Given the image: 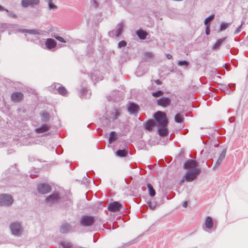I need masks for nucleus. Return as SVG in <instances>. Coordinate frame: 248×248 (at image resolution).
Wrapping results in <instances>:
<instances>
[{
	"label": "nucleus",
	"mask_w": 248,
	"mask_h": 248,
	"mask_svg": "<svg viewBox=\"0 0 248 248\" xmlns=\"http://www.w3.org/2000/svg\"><path fill=\"white\" fill-rule=\"evenodd\" d=\"M9 228L11 234L17 237H21L24 231L22 222L18 221H15L10 223Z\"/></svg>",
	"instance_id": "nucleus-1"
},
{
	"label": "nucleus",
	"mask_w": 248,
	"mask_h": 248,
	"mask_svg": "<svg viewBox=\"0 0 248 248\" xmlns=\"http://www.w3.org/2000/svg\"><path fill=\"white\" fill-rule=\"evenodd\" d=\"M201 172V168H195V169H191L186 171L184 177L185 178V181L186 182H192L197 178Z\"/></svg>",
	"instance_id": "nucleus-2"
},
{
	"label": "nucleus",
	"mask_w": 248,
	"mask_h": 248,
	"mask_svg": "<svg viewBox=\"0 0 248 248\" xmlns=\"http://www.w3.org/2000/svg\"><path fill=\"white\" fill-rule=\"evenodd\" d=\"M155 122L157 125L168 124V120L166 114L161 111H157L154 114Z\"/></svg>",
	"instance_id": "nucleus-3"
},
{
	"label": "nucleus",
	"mask_w": 248,
	"mask_h": 248,
	"mask_svg": "<svg viewBox=\"0 0 248 248\" xmlns=\"http://www.w3.org/2000/svg\"><path fill=\"white\" fill-rule=\"evenodd\" d=\"M95 219L94 217L89 215L81 216L80 220V225L83 227H90L95 223Z\"/></svg>",
	"instance_id": "nucleus-4"
},
{
	"label": "nucleus",
	"mask_w": 248,
	"mask_h": 248,
	"mask_svg": "<svg viewBox=\"0 0 248 248\" xmlns=\"http://www.w3.org/2000/svg\"><path fill=\"white\" fill-rule=\"evenodd\" d=\"M14 200L11 195L8 194H0V205L9 206L11 205Z\"/></svg>",
	"instance_id": "nucleus-5"
},
{
	"label": "nucleus",
	"mask_w": 248,
	"mask_h": 248,
	"mask_svg": "<svg viewBox=\"0 0 248 248\" xmlns=\"http://www.w3.org/2000/svg\"><path fill=\"white\" fill-rule=\"evenodd\" d=\"M124 26V24L123 22H121L117 25L115 30L108 32V35L111 37H113L114 36L118 37L120 36L123 31Z\"/></svg>",
	"instance_id": "nucleus-6"
},
{
	"label": "nucleus",
	"mask_w": 248,
	"mask_h": 248,
	"mask_svg": "<svg viewBox=\"0 0 248 248\" xmlns=\"http://www.w3.org/2000/svg\"><path fill=\"white\" fill-rule=\"evenodd\" d=\"M51 88L53 89V92H54V89H56L58 93L62 96H66L68 94V91L66 88L59 83H54Z\"/></svg>",
	"instance_id": "nucleus-7"
},
{
	"label": "nucleus",
	"mask_w": 248,
	"mask_h": 248,
	"mask_svg": "<svg viewBox=\"0 0 248 248\" xmlns=\"http://www.w3.org/2000/svg\"><path fill=\"white\" fill-rule=\"evenodd\" d=\"M122 208V204L118 201L110 202L108 206V211L112 212H118L120 211Z\"/></svg>",
	"instance_id": "nucleus-8"
},
{
	"label": "nucleus",
	"mask_w": 248,
	"mask_h": 248,
	"mask_svg": "<svg viewBox=\"0 0 248 248\" xmlns=\"http://www.w3.org/2000/svg\"><path fill=\"white\" fill-rule=\"evenodd\" d=\"M37 189L39 193L45 194L51 190V187L47 184L41 183L37 185Z\"/></svg>",
	"instance_id": "nucleus-9"
},
{
	"label": "nucleus",
	"mask_w": 248,
	"mask_h": 248,
	"mask_svg": "<svg viewBox=\"0 0 248 248\" xmlns=\"http://www.w3.org/2000/svg\"><path fill=\"white\" fill-rule=\"evenodd\" d=\"M198 166V163L196 160L188 159L184 163L183 168L185 169L189 170L191 169H195V168H198L197 167Z\"/></svg>",
	"instance_id": "nucleus-10"
},
{
	"label": "nucleus",
	"mask_w": 248,
	"mask_h": 248,
	"mask_svg": "<svg viewBox=\"0 0 248 248\" xmlns=\"http://www.w3.org/2000/svg\"><path fill=\"white\" fill-rule=\"evenodd\" d=\"M171 100L168 97H162L156 100V104L158 106L166 108L169 106L171 103Z\"/></svg>",
	"instance_id": "nucleus-11"
},
{
	"label": "nucleus",
	"mask_w": 248,
	"mask_h": 248,
	"mask_svg": "<svg viewBox=\"0 0 248 248\" xmlns=\"http://www.w3.org/2000/svg\"><path fill=\"white\" fill-rule=\"evenodd\" d=\"M60 199V195L58 192L53 193L47 197L46 199V202L52 204L57 202Z\"/></svg>",
	"instance_id": "nucleus-12"
},
{
	"label": "nucleus",
	"mask_w": 248,
	"mask_h": 248,
	"mask_svg": "<svg viewBox=\"0 0 248 248\" xmlns=\"http://www.w3.org/2000/svg\"><path fill=\"white\" fill-rule=\"evenodd\" d=\"M168 124L157 125L158 127V134L161 137H165L169 134V130L167 128Z\"/></svg>",
	"instance_id": "nucleus-13"
},
{
	"label": "nucleus",
	"mask_w": 248,
	"mask_h": 248,
	"mask_svg": "<svg viewBox=\"0 0 248 248\" xmlns=\"http://www.w3.org/2000/svg\"><path fill=\"white\" fill-rule=\"evenodd\" d=\"M40 3V0H22L21 6L24 8H27L30 5H37Z\"/></svg>",
	"instance_id": "nucleus-14"
},
{
	"label": "nucleus",
	"mask_w": 248,
	"mask_h": 248,
	"mask_svg": "<svg viewBox=\"0 0 248 248\" xmlns=\"http://www.w3.org/2000/svg\"><path fill=\"white\" fill-rule=\"evenodd\" d=\"M11 100L15 102H19L23 99V94L21 92H14L11 94Z\"/></svg>",
	"instance_id": "nucleus-15"
},
{
	"label": "nucleus",
	"mask_w": 248,
	"mask_h": 248,
	"mask_svg": "<svg viewBox=\"0 0 248 248\" xmlns=\"http://www.w3.org/2000/svg\"><path fill=\"white\" fill-rule=\"evenodd\" d=\"M45 45L47 49L50 50L56 47L57 42L52 38H47L45 42Z\"/></svg>",
	"instance_id": "nucleus-16"
},
{
	"label": "nucleus",
	"mask_w": 248,
	"mask_h": 248,
	"mask_svg": "<svg viewBox=\"0 0 248 248\" xmlns=\"http://www.w3.org/2000/svg\"><path fill=\"white\" fill-rule=\"evenodd\" d=\"M91 95V92L86 88H82L80 91L79 96L81 99L89 98Z\"/></svg>",
	"instance_id": "nucleus-17"
},
{
	"label": "nucleus",
	"mask_w": 248,
	"mask_h": 248,
	"mask_svg": "<svg viewBox=\"0 0 248 248\" xmlns=\"http://www.w3.org/2000/svg\"><path fill=\"white\" fill-rule=\"evenodd\" d=\"M215 17V15L212 14L210 15L209 16L205 18L204 21V24L205 25V33L207 35H208L210 33V23L208 22V19H213Z\"/></svg>",
	"instance_id": "nucleus-18"
},
{
	"label": "nucleus",
	"mask_w": 248,
	"mask_h": 248,
	"mask_svg": "<svg viewBox=\"0 0 248 248\" xmlns=\"http://www.w3.org/2000/svg\"><path fill=\"white\" fill-rule=\"evenodd\" d=\"M156 124L155 121L153 119L148 120L144 124V128L148 131L151 132L153 127L156 126Z\"/></svg>",
	"instance_id": "nucleus-19"
},
{
	"label": "nucleus",
	"mask_w": 248,
	"mask_h": 248,
	"mask_svg": "<svg viewBox=\"0 0 248 248\" xmlns=\"http://www.w3.org/2000/svg\"><path fill=\"white\" fill-rule=\"evenodd\" d=\"M72 229L71 225L68 223L62 224L60 228V232L62 233H67Z\"/></svg>",
	"instance_id": "nucleus-20"
},
{
	"label": "nucleus",
	"mask_w": 248,
	"mask_h": 248,
	"mask_svg": "<svg viewBox=\"0 0 248 248\" xmlns=\"http://www.w3.org/2000/svg\"><path fill=\"white\" fill-rule=\"evenodd\" d=\"M139 109V106L136 103L132 102L128 107V111L130 114H136Z\"/></svg>",
	"instance_id": "nucleus-21"
},
{
	"label": "nucleus",
	"mask_w": 248,
	"mask_h": 248,
	"mask_svg": "<svg viewBox=\"0 0 248 248\" xmlns=\"http://www.w3.org/2000/svg\"><path fill=\"white\" fill-rule=\"evenodd\" d=\"M51 126L46 124H43L40 127L36 128L35 132L37 134H41L45 133L49 130Z\"/></svg>",
	"instance_id": "nucleus-22"
},
{
	"label": "nucleus",
	"mask_w": 248,
	"mask_h": 248,
	"mask_svg": "<svg viewBox=\"0 0 248 248\" xmlns=\"http://www.w3.org/2000/svg\"><path fill=\"white\" fill-rule=\"evenodd\" d=\"M136 34L140 40H145L148 35V33L146 31L141 28L136 31Z\"/></svg>",
	"instance_id": "nucleus-23"
},
{
	"label": "nucleus",
	"mask_w": 248,
	"mask_h": 248,
	"mask_svg": "<svg viewBox=\"0 0 248 248\" xmlns=\"http://www.w3.org/2000/svg\"><path fill=\"white\" fill-rule=\"evenodd\" d=\"M226 154V149H223V151H222V152L220 153V154L219 156V157L215 165L214 166V167L213 168L214 170H215V169L216 168H217L220 165L222 160L225 157Z\"/></svg>",
	"instance_id": "nucleus-24"
},
{
	"label": "nucleus",
	"mask_w": 248,
	"mask_h": 248,
	"mask_svg": "<svg viewBox=\"0 0 248 248\" xmlns=\"http://www.w3.org/2000/svg\"><path fill=\"white\" fill-rule=\"evenodd\" d=\"M227 37L217 40L216 43L212 46V49L214 50H218L222 43L226 40Z\"/></svg>",
	"instance_id": "nucleus-25"
},
{
	"label": "nucleus",
	"mask_w": 248,
	"mask_h": 248,
	"mask_svg": "<svg viewBox=\"0 0 248 248\" xmlns=\"http://www.w3.org/2000/svg\"><path fill=\"white\" fill-rule=\"evenodd\" d=\"M222 89L227 94H230L232 93V91L231 90V88H234L235 87V84L234 83H230L228 85L227 87L226 85L222 86Z\"/></svg>",
	"instance_id": "nucleus-26"
},
{
	"label": "nucleus",
	"mask_w": 248,
	"mask_h": 248,
	"mask_svg": "<svg viewBox=\"0 0 248 248\" xmlns=\"http://www.w3.org/2000/svg\"><path fill=\"white\" fill-rule=\"evenodd\" d=\"M40 115L41 117V120L43 122L46 123L49 121L50 115L46 111H43L40 112Z\"/></svg>",
	"instance_id": "nucleus-27"
},
{
	"label": "nucleus",
	"mask_w": 248,
	"mask_h": 248,
	"mask_svg": "<svg viewBox=\"0 0 248 248\" xmlns=\"http://www.w3.org/2000/svg\"><path fill=\"white\" fill-rule=\"evenodd\" d=\"M18 170L16 168V164H14V165L11 166V167L8 169V170L5 171V175H6L7 174H10V173L12 174H16Z\"/></svg>",
	"instance_id": "nucleus-28"
},
{
	"label": "nucleus",
	"mask_w": 248,
	"mask_h": 248,
	"mask_svg": "<svg viewBox=\"0 0 248 248\" xmlns=\"http://www.w3.org/2000/svg\"><path fill=\"white\" fill-rule=\"evenodd\" d=\"M213 219L211 217H207L206 218L205 221V226L206 228L208 229H211L213 226Z\"/></svg>",
	"instance_id": "nucleus-29"
},
{
	"label": "nucleus",
	"mask_w": 248,
	"mask_h": 248,
	"mask_svg": "<svg viewBox=\"0 0 248 248\" xmlns=\"http://www.w3.org/2000/svg\"><path fill=\"white\" fill-rule=\"evenodd\" d=\"M128 153V151L127 149H119L116 152V155L120 157H125L126 156Z\"/></svg>",
	"instance_id": "nucleus-30"
},
{
	"label": "nucleus",
	"mask_w": 248,
	"mask_h": 248,
	"mask_svg": "<svg viewBox=\"0 0 248 248\" xmlns=\"http://www.w3.org/2000/svg\"><path fill=\"white\" fill-rule=\"evenodd\" d=\"M118 139L117 135L116 132L111 131L109 134V137L108 139L109 143H112Z\"/></svg>",
	"instance_id": "nucleus-31"
},
{
	"label": "nucleus",
	"mask_w": 248,
	"mask_h": 248,
	"mask_svg": "<svg viewBox=\"0 0 248 248\" xmlns=\"http://www.w3.org/2000/svg\"><path fill=\"white\" fill-rule=\"evenodd\" d=\"M175 122L177 123H182L184 122V115L180 113H177L174 117Z\"/></svg>",
	"instance_id": "nucleus-32"
},
{
	"label": "nucleus",
	"mask_w": 248,
	"mask_h": 248,
	"mask_svg": "<svg viewBox=\"0 0 248 248\" xmlns=\"http://www.w3.org/2000/svg\"><path fill=\"white\" fill-rule=\"evenodd\" d=\"M149 195L153 197L155 195L156 192L154 189L153 185L151 184L148 183L147 185Z\"/></svg>",
	"instance_id": "nucleus-33"
},
{
	"label": "nucleus",
	"mask_w": 248,
	"mask_h": 248,
	"mask_svg": "<svg viewBox=\"0 0 248 248\" xmlns=\"http://www.w3.org/2000/svg\"><path fill=\"white\" fill-rule=\"evenodd\" d=\"M60 245L63 248H73V245L70 242L67 241H62L60 242Z\"/></svg>",
	"instance_id": "nucleus-34"
},
{
	"label": "nucleus",
	"mask_w": 248,
	"mask_h": 248,
	"mask_svg": "<svg viewBox=\"0 0 248 248\" xmlns=\"http://www.w3.org/2000/svg\"><path fill=\"white\" fill-rule=\"evenodd\" d=\"M111 115L113 117L112 119L114 120H116L118 117L120 115V111L118 109H114V111H112L111 113Z\"/></svg>",
	"instance_id": "nucleus-35"
},
{
	"label": "nucleus",
	"mask_w": 248,
	"mask_h": 248,
	"mask_svg": "<svg viewBox=\"0 0 248 248\" xmlns=\"http://www.w3.org/2000/svg\"><path fill=\"white\" fill-rule=\"evenodd\" d=\"M153 96L155 97H159L164 94V92L161 90H158L156 92H154L152 93Z\"/></svg>",
	"instance_id": "nucleus-36"
},
{
	"label": "nucleus",
	"mask_w": 248,
	"mask_h": 248,
	"mask_svg": "<svg viewBox=\"0 0 248 248\" xmlns=\"http://www.w3.org/2000/svg\"><path fill=\"white\" fill-rule=\"evenodd\" d=\"M230 24H231V23H225V22L221 23L220 25L219 30L220 31L225 30L229 27V26Z\"/></svg>",
	"instance_id": "nucleus-37"
},
{
	"label": "nucleus",
	"mask_w": 248,
	"mask_h": 248,
	"mask_svg": "<svg viewBox=\"0 0 248 248\" xmlns=\"http://www.w3.org/2000/svg\"><path fill=\"white\" fill-rule=\"evenodd\" d=\"M177 64L179 66L187 67L189 65V62H188L186 60L179 61L178 62Z\"/></svg>",
	"instance_id": "nucleus-38"
},
{
	"label": "nucleus",
	"mask_w": 248,
	"mask_h": 248,
	"mask_svg": "<svg viewBox=\"0 0 248 248\" xmlns=\"http://www.w3.org/2000/svg\"><path fill=\"white\" fill-rule=\"evenodd\" d=\"M48 6L50 10H54L57 8V6L52 2V0H48Z\"/></svg>",
	"instance_id": "nucleus-39"
},
{
	"label": "nucleus",
	"mask_w": 248,
	"mask_h": 248,
	"mask_svg": "<svg viewBox=\"0 0 248 248\" xmlns=\"http://www.w3.org/2000/svg\"><path fill=\"white\" fill-rule=\"evenodd\" d=\"M244 24V21H242L241 22V25H239L238 26V28H237L234 31V34H237L238 33H239L241 31V29H242V26Z\"/></svg>",
	"instance_id": "nucleus-40"
},
{
	"label": "nucleus",
	"mask_w": 248,
	"mask_h": 248,
	"mask_svg": "<svg viewBox=\"0 0 248 248\" xmlns=\"http://www.w3.org/2000/svg\"><path fill=\"white\" fill-rule=\"evenodd\" d=\"M127 45V43L125 41L122 40L119 42L118 47L122 48L125 47Z\"/></svg>",
	"instance_id": "nucleus-41"
},
{
	"label": "nucleus",
	"mask_w": 248,
	"mask_h": 248,
	"mask_svg": "<svg viewBox=\"0 0 248 248\" xmlns=\"http://www.w3.org/2000/svg\"><path fill=\"white\" fill-rule=\"evenodd\" d=\"M5 12H7L8 16H9L12 18H16L17 17L16 15L15 14V13H13L12 12L10 11L7 9L6 10Z\"/></svg>",
	"instance_id": "nucleus-42"
},
{
	"label": "nucleus",
	"mask_w": 248,
	"mask_h": 248,
	"mask_svg": "<svg viewBox=\"0 0 248 248\" xmlns=\"http://www.w3.org/2000/svg\"><path fill=\"white\" fill-rule=\"evenodd\" d=\"M53 37L58 41H59L60 42L65 43L66 41L62 37L59 36V35H54Z\"/></svg>",
	"instance_id": "nucleus-43"
},
{
	"label": "nucleus",
	"mask_w": 248,
	"mask_h": 248,
	"mask_svg": "<svg viewBox=\"0 0 248 248\" xmlns=\"http://www.w3.org/2000/svg\"><path fill=\"white\" fill-rule=\"evenodd\" d=\"M144 56L147 58H149V59H152L154 57V54L152 52H145L144 53Z\"/></svg>",
	"instance_id": "nucleus-44"
},
{
	"label": "nucleus",
	"mask_w": 248,
	"mask_h": 248,
	"mask_svg": "<svg viewBox=\"0 0 248 248\" xmlns=\"http://www.w3.org/2000/svg\"><path fill=\"white\" fill-rule=\"evenodd\" d=\"M29 33L30 34L39 35L40 33L37 30H30Z\"/></svg>",
	"instance_id": "nucleus-45"
},
{
	"label": "nucleus",
	"mask_w": 248,
	"mask_h": 248,
	"mask_svg": "<svg viewBox=\"0 0 248 248\" xmlns=\"http://www.w3.org/2000/svg\"><path fill=\"white\" fill-rule=\"evenodd\" d=\"M148 204L150 209L154 210L155 208L156 204L155 203L150 202H148Z\"/></svg>",
	"instance_id": "nucleus-46"
},
{
	"label": "nucleus",
	"mask_w": 248,
	"mask_h": 248,
	"mask_svg": "<svg viewBox=\"0 0 248 248\" xmlns=\"http://www.w3.org/2000/svg\"><path fill=\"white\" fill-rule=\"evenodd\" d=\"M92 6L94 8H97L98 7V3L96 0H93L92 1Z\"/></svg>",
	"instance_id": "nucleus-47"
},
{
	"label": "nucleus",
	"mask_w": 248,
	"mask_h": 248,
	"mask_svg": "<svg viewBox=\"0 0 248 248\" xmlns=\"http://www.w3.org/2000/svg\"><path fill=\"white\" fill-rule=\"evenodd\" d=\"M30 29H19V31L22 33H28Z\"/></svg>",
	"instance_id": "nucleus-48"
},
{
	"label": "nucleus",
	"mask_w": 248,
	"mask_h": 248,
	"mask_svg": "<svg viewBox=\"0 0 248 248\" xmlns=\"http://www.w3.org/2000/svg\"><path fill=\"white\" fill-rule=\"evenodd\" d=\"M154 82L157 84V85H161L162 84V81H161L160 79H156L154 80Z\"/></svg>",
	"instance_id": "nucleus-49"
},
{
	"label": "nucleus",
	"mask_w": 248,
	"mask_h": 248,
	"mask_svg": "<svg viewBox=\"0 0 248 248\" xmlns=\"http://www.w3.org/2000/svg\"><path fill=\"white\" fill-rule=\"evenodd\" d=\"M59 149L62 150L61 147L58 146V147H57V149H56V152L57 153V154H62V152H59Z\"/></svg>",
	"instance_id": "nucleus-50"
},
{
	"label": "nucleus",
	"mask_w": 248,
	"mask_h": 248,
	"mask_svg": "<svg viewBox=\"0 0 248 248\" xmlns=\"http://www.w3.org/2000/svg\"><path fill=\"white\" fill-rule=\"evenodd\" d=\"M166 57L168 59L170 60L172 58V56L170 54H166Z\"/></svg>",
	"instance_id": "nucleus-51"
},
{
	"label": "nucleus",
	"mask_w": 248,
	"mask_h": 248,
	"mask_svg": "<svg viewBox=\"0 0 248 248\" xmlns=\"http://www.w3.org/2000/svg\"><path fill=\"white\" fill-rule=\"evenodd\" d=\"M6 9L0 4V11H6Z\"/></svg>",
	"instance_id": "nucleus-52"
},
{
	"label": "nucleus",
	"mask_w": 248,
	"mask_h": 248,
	"mask_svg": "<svg viewBox=\"0 0 248 248\" xmlns=\"http://www.w3.org/2000/svg\"><path fill=\"white\" fill-rule=\"evenodd\" d=\"M187 204H188V202L187 201H185L183 203V207H185V208H186L187 206Z\"/></svg>",
	"instance_id": "nucleus-53"
},
{
	"label": "nucleus",
	"mask_w": 248,
	"mask_h": 248,
	"mask_svg": "<svg viewBox=\"0 0 248 248\" xmlns=\"http://www.w3.org/2000/svg\"><path fill=\"white\" fill-rule=\"evenodd\" d=\"M72 248H85L81 247L80 246H75V247L73 246Z\"/></svg>",
	"instance_id": "nucleus-54"
},
{
	"label": "nucleus",
	"mask_w": 248,
	"mask_h": 248,
	"mask_svg": "<svg viewBox=\"0 0 248 248\" xmlns=\"http://www.w3.org/2000/svg\"><path fill=\"white\" fill-rule=\"evenodd\" d=\"M185 180V179H183L182 180H181V182H180V184H182V183H184Z\"/></svg>",
	"instance_id": "nucleus-55"
},
{
	"label": "nucleus",
	"mask_w": 248,
	"mask_h": 248,
	"mask_svg": "<svg viewBox=\"0 0 248 248\" xmlns=\"http://www.w3.org/2000/svg\"><path fill=\"white\" fill-rule=\"evenodd\" d=\"M33 175H33V174H31L30 176H31V178H34Z\"/></svg>",
	"instance_id": "nucleus-56"
},
{
	"label": "nucleus",
	"mask_w": 248,
	"mask_h": 248,
	"mask_svg": "<svg viewBox=\"0 0 248 248\" xmlns=\"http://www.w3.org/2000/svg\"><path fill=\"white\" fill-rule=\"evenodd\" d=\"M184 154V151H183V150H182V151H181L180 155H182V154Z\"/></svg>",
	"instance_id": "nucleus-57"
},
{
	"label": "nucleus",
	"mask_w": 248,
	"mask_h": 248,
	"mask_svg": "<svg viewBox=\"0 0 248 248\" xmlns=\"http://www.w3.org/2000/svg\"><path fill=\"white\" fill-rule=\"evenodd\" d=\"M212 19H208V22H210L211 23V21L212 20Z\"/></svg>",
	"instance_id": "nucleus-58"
},
{
	"label": "nucleus",
	"mask_w": 248,
	"mask_h": 248,
	"mask_svg": "<svg viewBox=\"0 0 248 248\" xmlns=\"http://www.w3.org/2000/svg\"><path fill=\"white\" fill-rule=\"evenodd\" d=\"M11 176H11V175H8V176H7V178H10V177H11Z\"/></svg>",
	"instance_id": "nucleus-59"
},
{
	"label": "nucleus",
	"mask_w": 248,
	"mask_h": 248,
	"mask_svg": "<svg viewBox=\"0 0 248 248\" xmlns=\"http://www.w3.org/2000/svg\"><path fill=\"white\" fill-rule=\"evenodd\" d=\"M224 67V68H225L226 69V64L224 65V66H223Z\"/></svg>",
	"instance_id": "nucleus-60"
},
{
	"label": "nucleus",
	"mask_w": 248,
	"mask_h": 248,
	"mask_svg": "<svg viewBox=\"0 0 248 248\" xmlns=\"http://www.w3.org/2000/svg\"><path fill=\"white\" fill-rule=\"evenodd\" d=\"M60 150H59V152H62H62L61 151L62 150H61V149H60Z\"/></svg>",
	"instance_id": "nucleus-61"
},
{
	"label": "nucleus",
	"mask_w": 248,
	"mask_h": 248,
	"mask_svg": "<svg viewBox=\"0 0 248 248\" xmlns=\"http://www.w3.org/2000/svg\"><path fill=\"white\" fill-rule=\"evenodd\" d=\"M86 174H87V176H88V172L86 173Z\"/></svg>",
	"instance_id": "nucleus-62"
},
{
	"label": "nucleus",
	"mask_w": 248,
	"mask_h": 248,
	"mask_svg": "<svg viewBox=\"0 0 248 248\" xmlns=\"http://www.w3.org/2000/svg\"><path fill=\"white\" fill-rule=\"evenodd\" d=\"M2 244V243H0V244Z\"/></svg>",
	"instance_id": "nucleus-63"
}]
</instances>
